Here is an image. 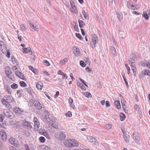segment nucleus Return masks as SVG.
<instances>
[{"label":"nucleus","mask_w":150,"mask_h":150,"mask_svg":"<svg viewBox=\"0 0 150 150\" xmlns=\"http://www.w3.org/2000/svg\"><path fill=\"white\" fill-rule=\"evenodd\" d=\"M34 122V128L36 130H38L39 127L40 123L38 121L36 122Z\"/></svg>","instance_id":"cd10ccee"},{"label":"nucleus","mask_w":150,"mask_h":150,"mask_svg":"<svg viewBox=\"0 0 150 150\" xmlns=\"http://www.w3.org/2000/svg\"><path fill=\"white\" fill-rule=\"evenodd\" d=\"M78 22L79 24V26L81 28H83L85 25V24L83 21L82 20H79Z\"/></svg>","instance_id":"7c9ffc66"},{"label":"nucleus","mask_w":150,"mask_h":150,"mask_svg":"<svg viewBox=\"0 0 150 150\" xmlns=\"http://www.w3.org/2000/svg\"><path fill=\"white\" fill-rule=\"evenodd\" d=\"M120 119L121 121H123L125 119L126 117L125 115L122 113H121L120 114Z\"/></svg>","instance_id":"f704fd0d"},{"label":"nucleus","mask_w":150,"mask_h":150,"mask_svg":"<svg viewBox=\"0 0 150 150\" xmlns=\"http://www.w3.org/2000/svg\"><path fill=\"white\" fill-rule=\"evenodd\" d=\"M134 108L137 110L139 111V107L137 105H135L134 106Z\"/></svg>","instance_id":"774afa93"},{"label":"nucleus","mask_w":150,"mask_h":150,"mask_svg":"<svg viewBox=\"0 0 150 150\" xmlns=\"http://www.w3.org/2000/svg\"><path fill=\"white\" fill-rule=\"evenodd\" d=\"M34 102H35L34 106L37 109L40 110L44 108V105L41 104L38 100H34Z\"/></svg>","instance_id":"423d86ee"},{"label":"nucleus","mask_w":150,"mask_h":150,"mask_svg":"<svg viewBox=\"0 0 150 150\" xmlns=\"http://www.w3.org/2000/svg\"><path fill=\"white\" fill-rule=\"evenodd\" d=\"M82 13L84 16V18L86 19H88L89 18V16L88 13L86 12L84 10L82 11Z\"/></svg>","instance_id":"bb28decb"},{"label":"nucleus","mask_w":150,"mask_h":150,"mask_svg":"<svg viewBox=\"0 0 150 150\" xmlns=\"http://www.w3.org/2000/svg\"><path fill=\"white\" fill-rule=\"evenodd\" d=\"M70 2L72 8L74 9L72 11V12L74 13H76L77 12V10L76 9V7L75 5L74 2L72 0L70 1Z\"/></svg>","instance_id":"f3484780"},{"label":"nucleus","mask_w":150,"mask_h":150,"mask_svg":"<svg viewBox=\"0 0 150 150\" xmlns=\"http://www.w3.org/2000/svg\"><path fill=\"white\" fill-rule=\"evenodd\" d=\"M23 53H28L30 55H32V50L30 47L25 48H23Z\"/></svg>","instance_id":"4468645a"},{"label":"nucleus","mask_w":150,"mask_h":150,"mask_svg":"<svg viewBox=\"0 0 150 150\" xmlns=\"http://www.w3.org/2000/svg\"><path fill=\"white\" fill-rule=\"evenodd\" d=\"M24 146L25 150H30L28 144H25Z\"/></svg>","instance_id":"052dcab7"},{"label":"nucleus","mask_w":150,"mask_h":150,"mask_svg":"<svg viewBox=\"0 0 150 150\" xmlns=\"http://www.w3.org/2000/svg\"><path fill=\"white\" fill-rule=\"evenodd\" d=\"M68 60L67 58H65L64 59L61 60L60 62V64H61V63H62L63 64H64L65 63H67L68 62Z\"/></svg>","instance_id":"de8ad7c7"},{"label":"nucleus","mask_w":150,"mask_h":150,"mask_svg":"<svg viewBox=\"0 0 150 150\" xmlns=\"http://www.w3.org/2000/svg\"><path fill=\"white\" fill-rule=\"evenodd\" d=\"M111 125L110 124H107L105 125V127L107 129H109L111 127Z\"/></svg>","instance_id":"bf43d9fd"},{"label":"nucleus","mask_w":150,"mask_h":150,"mask_svg":"<svg viewBox=\"0 0 150 150\" xmlns=\"http://www.w3.org/2000/svg\"><path fill=\"white\" fill-rule=\"evenodd\" d=\"M117 17L119 18L120 21H121L123 17L122 15L120 14L118 12L117 13Z\"/></svg>","instance_id":"58836bf2"},{"label":"nucleus","mask_w":150,"mask_h":150,"mask_svg":"<svg viewBox=\"0 0 150 150\" xmlns=\"http://www.w3.org/2000/svg\"><path fill=\"white\" fill-rule=\"evenodd\" d=\"M80 64L83 67H85L86 66V64L83 61H81L80 62Z\"/></svg>","instance_id":"5fc2aeb1"},{"label":"nucleus","mask_w":150,"mask_h":150,"mask_svg":"<svg viewBox=\"0 0 150 150\" xmlns=\"http://www.w3.org/2000/svg\"><path fill=\"white\" fill-rule=\"evenodd\" d=\"M4 115L9 119H12L14 117L13 113L9 110H4Z\"/></svg>","instance_id":"20e7f679"},{"label":"nucleus","mask_w":150,"mask_h":150,"mask_svg":"<svg viewBox=\"0 0 150 150\" xmlns=\"http://www.w3.org/2000/svg\"><path fill=\"white\" fill-rule=\"evenodd\" d=\"M2 103L4 105H5L7 107H9V106H10V105L9 103V102L7 100H6L4 99H1Z\"/></svg>","instance_id":"b1692460"},{"label":"nucleus","mask_w":150,"mask_h":150,"mask_svg":"<svg viewBox=\"0 0 150 150\" xmlns=\"http://www.w3.org/2000/svg\"><path fill=\"white\" fill-rule=\"evenodd\" d=\"M75 23V25L74 26V30L77 31V32H79V30L78 28V26H76V23L75 22H74Z\"/></svg>","instance_id":"e2e57ef3"},{"label":"nucleus","mask_w":150,"mask_h":150,"mask_svg":"<svg viewBox=\"0 0 150 150\" xmlns=\"http://www.w3.org/2000/svg\"><path fill=\"white\" fill-rule=\"evenodd\" d=\"M145 75L150 76V71L149 70L144 69L139 74V78H142Z\"/></svg>","instance_id":"39448f33"},{"label":"nucleus","mask_w":150,"mask_h":150,"mask_svg":"<svg viewBox=\"0 0 150 150\" xmlns=\"http://www.w3.org/2000/svg\"><path fill=\"white\" fill-rule=\"evenodd\" d=\"M36 87L37 89L41 90L43 88V83L41 82H39L36 85Z\"/></svg>","instance_id":"393cba45"},{"label":"nucleus","mask_w":150,"mask_h":150,"mask_svg":"<svg viewBox=\"0 0 150 150\" xmlns=\"http://www.w3.org/2000/svg\"><path fill=\"white\" fill-rule=\"evenodd\" d=\"M62 76H63L62 78L63 79H67L68 77H67V75L66 74L64 73L62 75Z\"/></svg>","instance_id":"680f3d73"},{"label":"nucleus","mask_w":150,"mask_h":150,"mask_svg":"<svg viewBox=\"0 0 150 150\" xmlns=\"http://www.w3.org/2000/svg\"><path fill=\"white\" fill-rule=\"evenodd\" d=\"M14 112L17 114L23 115V114L24 112L20 108L18 107H15L13 108Z\"/></svg>","instance_id":"9d476101"},{"label":"nucleus","mask_w":150,"mask_h":150,"mask_svg":"<svg viewBox=\"0 0 150 150\" xmlns=\"http://www.w3.org/2000/svg\"><path fill=\"white\" fill-rule=\"evenodd\" d=\"M0 135L1 138L4 141H6V135L5 132L4 130H2L1 131Z\"/></svg>","instance_id":"2eb2a0df"},{"label":"nucleus","mask_w":150,"mask_h":150,"mask_svg":"<svg viewBox=\"0 0 150 150\" xmlns=\"http://www.w3.org/2000/svg\"><path fill=\"white\" fill-rule=\"evenodd\" d=\"M0 48L2 52L4 50H5L6 49V45L4 42L2 41H0Z\"/></svg>","instance_id":"6ab92c4d"},{"label":"nucleus","mask_w":150,"mask_h":150,"mask_svg":"<svg viewBox=\"0 0 150 150\" xmlns=\"http://www.w3.org/2000/svg\"><path fill=\"white\" fill-rule=\"evenodd\" d=\"M7 75L9 79H11L12 80H13L14 77H13V75L11 73L9 74H7Z\"/></svg>","instance_id":"3c124183"},{"label":"nucleus","mask_w":150,"mask_h":150,"mask_svg":"<svg viewBox=\"0 0 150 150\" xmlns=\"http://www.w3.org/2000/svg\"><path fill=\"white\" fill-rule=\"evenodd\" d=\"M43 63L45 65L47 66H49L50 65V63L47 60H44L43 61Z\"/></svg>","instance_id":"603ef678"},{"label":"nucleus","mask_w":150,"mask_h":150,"mask_svg":"<svg viewBox=\"0 0 150 150\" xmlns=\"http://www.w3.org/2000/svg\"><path fill=\"white\" fill-rule=\"evenodd\" d=\"M35 104V102H34V100L33 101L32 100H30L28 103V105L30 106H32L33 105Z\"/></svg>","instance_id":"49530a36"},{"label":"nucleus","mask_w":150,"mask_h":150,"mask_svg":"<svg viewBox=\"0 0 150 150\" xmlns=\"http://www.w3.org/2000/svg\"><path fill=\"white\" fill-rule=\"evenodd\" d=\"M73 147L74 146H77L79 145V143L76 140L73 139Z\"/></svg>","instance_id":"8fccbe9b"},{"label":"nucleus","mask_w":150,"mask_h":150,"mask_svg":"<svg viewBox=\"0 0 150 150\" xmlns=\"http://www.w3.org/2000/svg\"><path fill=\"white\" fill-rule=\"evenodd\" d=\"M91 143L94 144L96 146H98V142H97V140L96 139H94V140Z\"/></svg>","instance_id":"6e6d98bb"},{"label":"nucleus","mask_w":150,"mask_h":150,"mask_svg":"<svg viewBox=\"0 0 150 150\" xmlns=\"http://www.w3.org/2000/svg\"><path fill=\"white\" fill-rule=\"evenodd\" d=\"M5 72L6 75L7 74H9L11 73V69L9 67L7 66L5 68Z\"/></svg>","instance_id":"c756f323"},{"label":"nucleus","mask_w":150,"mask_h":150,"mask_svg":"<svg viewBox=\"0 0 150 150\" xmlns=\"http://www.w3.org/2000/svg\"><path fill=\"white\" fill-rule=\"evenodd\" d=\"M64 145L67 147H73V139H70L67 141H65L64 142Z\"/></svg>","instance_id":"6e6552de"},{"label":"nucleus","mask_w":150,"mask_h":150,"mask_svg":"<svg viewBox=\"0 0 150 150\" xmlns=\"http://www.w3.org/2000/svg\"><path fill=\"white\" fill-rule=\"evenodd\" d=\"M4 98V99L9 103L12 102V99H13L12 96H11L9 95H6L5 96Z\"/></svg>","instance_id":"a211bd4d"},{"label":"nucleus","mask_w":150,"mask_h":150,"mask_svg":"<svg viewBox=\"0 0 150 150\" xmlns=\"http://www.w3.org/2000/svg\"><path fill=\"white\" fill-rule=\"evenodd\" d=\"M128 7L132 10H137L138 9L137 6H135L131 4H130Z\"/></svg>","instance_id":"4be33fe9"},{"label":"nucleus","mask_w":150,"mask_h":150,"mask_svg":"<svg viewBox=\"0 0 150 150\" xmlns=\"http://www.w3.org/2000/svg\"><path fill=\"white\" fill-rule=\"evenodd\" d=\"M75 35L77 38L79 39L80 40L82 39V36L80 34L76 33Z\"/></svg>","instance_id":"13d9d810"},{"label":"nucleus","mask_w":150,"mask_h":150,"mask_svg":"<svg viewBox=\"0 0 150 150\" xmlns=\"http://www.w3.org/2000/svg\"><path fill=\"white\" fill-rule=\"evenodd\" d=\"M44 135L47 138L49 139H50V137L47 133L46 132L45 133H44Z\"/></svg>","instance_id":"0e129e2a"},{"label":"nucleus","mask_w":150,"mask_h":150,"mask_svg":"<svg viewBox=\"0 0 150 150\" xmlns=\"http://www.w3.org/2000/svg\"><path fill=\"white\" fill-rule=\"evenodd\" d=\"M110 52L113 56H115L117 54L116 49L113 46L110 47Z\"/></svg>","instance_id":"412c9836"},{"label":"nucleus","mask_w":150,"mask_h":150,"mask_svg":"<svg viewBox=\"0 0 150 150\" xmlns=\"http://www.w3.org/2000/svg\"><path fill=\"white\" fill-rule=\"evenodd\" d=\"M9 142L11 144L16 146L17 145L18 141L13 138H11L9 139Z\"/></svg>","instance_id":"f8f14e48"},{"label":"nucleus","mask_w":150,"mask_h":150,"mask_svg":"<svg viewBox=\"0 0 150 150\" xmlns=\"http://www.w3.org/2000/svg\"><path fill=\"white\" fill-rule=\"evenodd\" d=\"M123 137L126 143H128L129 142V139L128 137L127 136V135H123Z\"/></svg>","instance_id":"c03bdc74"},{"label":"nucleus","mask_w":150,"mask_h":150,"mask_svg":"<svg viewBox=\"0 0 150 150\" xmlns=\"http://www.w3.org/2000/svg\"><path fill=\"white\" fill-rule=\"evenodd\" d=\"M142 65L143 66H146L150 69V60L149 61H144L142 64Z\"/></svg>","instance_id":"5701e85b"},{"label":"nucleus","mask_w":150,"mask_h":150,"mask_svg":"<svg viewBox=\"0 0 150 150\" xmlns=\"http://www.w3.org/2000/svg\"><path fill=\"white\" fill-rule=\"evenodd\" d=\"M55 137L58 140H64L66 137L65 132L62 131L60 132H57L55 134Z\"/></svg>","instance_id":"f257e3e1"},{"label":"nucleus","mask_w":150,"mask_h":150,"mask_svg":"<svg viewBox=\"0 0 150 150\" xmlns=\"http://www.w3.org/2000/svg\"><path fill=\"white\" fill-rule=\"evenodd\" d=\"M49 122L50 125L56 129H59L58 124L54 118H52L51 120L50 119Z\"/></svg>","instance_id":"7ed1b4c3"},{"label":"nucleus","mask_w":150,"mask_h":150,"mask_svg":"<svg viewBox=\"0 0 150 150\" xmlns=\"http://www.w3.org/2000/svg\"><path fill=\"white\" fill-rule=\"evenodd\" d=\"M84 95L87 98H89L92 96L91 93L88 92H85L84 93Z\"/></svg>","instance_id":"79ce46f5"},{"label":"nucleus","mask_w":150,"mask_h":150,"mask_svg":"<svg viewBox=\"0 0 150 150\" xmlns=\"http://www.w3.org/2000/svg\"><path fill=\"white\" fill-rule=\"evenodd\" d=\"M87 139L91 142L92 143L95 138H94L92 136H88L87 137Z\"/></svg>","instance_id":"ea45409f"},{"label":"nucleus","mask_w":150,"mask_h":150,"mask_svg":"<svg viewBox=\"0 0 150 150\" xmlns=\"http://www.w3.org/2000/svg\"><path fill=\"white\" fill-rule=\"evenodd\" d=\"M20 29L22 31H26V28L24 24H23L21 25Z\"/></svg>","instance_id":"37998d69"},{"label":"nucleus","mask_w":150,"mask_h":150,"mask_svg":"<svg viewBox=\"0 0 150 150\" xmlns=\"http://www.w3.org/2000/svg\"><path fill=\"white\" fill-rule=\"evenodd\" d=\"M91 38L92 41L91 43L92 42L93 44V46H92V47L93 48V47H95L96 45L98 43V39L97 35L95 34H92L91 35Z\"/></svg>","instance_id":"f03ea898"},{"label":"nucleus","mask_w":150,"mask_h":150,"mask_svg":"<svg viewBox=\"0 0 150 150\" xmlns=\"http://www.w3.org/2000/svg\"><path fill=\"white\" fill-rule=\"evenodd\" d=\"M39 140L40 142L44 143L45 141V139L44 137H41L39 138Z\"/></svg>","instance_id":"09e8293b"},{"label":"nucleus","mask_w":150,"mask_h":150,"mask_svg":"<svg viewBox=\"0 0 150 150\" xmlns=\"http://www.w3.org/2000/svg\"><path fill=\"white\" fill-rule=\"evenodd\" d=\"M20 84L21 86L23 87H25L27 85L25 82L23 81H21L20 82Z\"/></svg>","instance_id":"a18cd8bd"},{"label":"nucleus","mask_w":150,"mask_h":150,"mask_svg":"<svg viewBox=\"0 0 150 150\" xmlns=\"http://www.w3.org/2000/svg\"><path fill=\"white\" fill-rule=\"evenodd\" d=\"M128 60L130 65L135 64V60L133 58H129Z\"/></svg>","instance_id":"473e14b6"},{"label":"nucleus","mask_w":150,"mask_h":150,"mask_svg":"<svg viewBox=\"0 0 150 150\" xmlns=\"http://www.w3.org/2000/svg\"><path fill=\"white\" fill-rule=\"evenodd\" d=\"M29 69L31 70L35 74H38V73L36 69L31 66H29Z\"/></svg>","instance_id":"c85d7f7f"},{"label":"nucleus","mask_w":150,"mask_h":150,"mask_svg":"<svg viewBox=\"0 0 150 150\" xmlns=\"http://www.w3.org/2000/svg\"><path fill=\"white\" fill-rule=\"evenodd\" d=\"M15 74L19 78H20L21 79H23L25 81L26 80V78L24 77V75L21 72L18 71H16L15 72Z\"/></svg>","instance_id":"9b49d317"},{"label":"nucleus","mask_w":150,"mask_h":150,"mask_svg":"<svg viewBox=\"0 0 150 150\" xmlns=\"http://www.w3.org/2000/svg\"><path fill=\"white\" fill-rule=\"evenodd\" d=\"M43 147L42 150H50V148L48 146H45Z\"/></svg>","instance_id":"338daca9"},{"label":"nucleus","mask_w":150,"mask_h":150,"mask_svg":"<svg viewBox=\"0 0 150 150\" xmlns=\"http://www.w3.org/2000/svg\"><path fill=\"white\" fill-rule=\"evenodd\" d=\"M11 60L13 63L15 65H18V62L16 59L14 57H11Z\"/></svg>","instance_id":"4c0bfd02"},{"label":"nucleus","mask_w":150,"mask_h":150,"mask_svg":"<svg viewBox=\"0 0 150 150\" xmlns=\"http://www.w3.org/2000/svg\"><path fill=\"white\" fill-rule=\"evenodd\" d=\"M23 125L25 126L26 128L30 129L32 127V123H30L24 120L23 121Z\"/></svg>","instance_id":"1a4fd4ad"},{"label":"nucleus","mask_w":150,"mask_h":150,"mask_svg":"<svg viewBox=\"0 0 150 150\" xmlns=\"http://www.w3.org/2000/svg\"><path fill=\"white\" fill-rule=\"evenodd\" d=\"M142 17L144 18L145 20L147 21L149 19V16L146 12H143V14H142Z\"/></svg>","instance_id":"2f4dec72"},{"label":"nucleus","mask_w":150,"mask_h":150,"mask_svg":"<svg viewBox=\"0 0 150 150\" xmlns=\"http://www.w3.org/2000/svg\"><path fill=\"white\" fill-rule=\"evenodd\" d=\"M66 115L67 116L69 117H71L72 116V114L71 112L70 111L66 113Z\"/></svg>","instance_id":"69168bd1"},{"label":"nucleus","mask_w":150,"mask_h":150,"mask_svg":"<svg viewBox=\"0 0 150 150\" xmlns=\"http://www.w3.org/2000/svg\"><path fill=\"white\" fill-rule=\"evenodd\" d=\"M133 138L135 142L138 143L139 141V137L136 133H134L133 134Z\"/></svg>","instance_id":"aec40b11"},{"label":"nucleus","mask_w":150,"mask_h":150,"mask_svg":"<svg viewBox=\"0 0 150 150\" xmlns=\"http://www.w3.org/2000/svg\"><path fill=\"white\" fill-rule=\"evenodd\" d=\"M25 89L30 95L32 96L33 93V91L30 86L26 88H25Z\"/></svg>","instance_id":"dca6fc26"},{"label":"nucleus","mask_w":150,"mask_h":150,"mask_svg":"<svg viewBox=\"0 0 150 150\" xmlns=\"http://www.w3.org/2000/svg\"><path fill=\"white\" fill-rule=\"evenodd\" d=\"M114 104L116 107L117 109H120L121 108V105L120 101L118 100H116L114 102Z\"/></svg>","instance_id":"a878e982"},{"label":"nucleus","mask_w":150,"mask_h":150,"mask_svg":"<svg viewBox=\"0 0 150 150\" xmlns=\"http://www.w3.org/2000/svg\"><path fill=\"white\" fill-rule=\"evenodd\" d=\"M5 88L9 94L11 93L12 90L9 86H5Z\"/></svg>","instance_id":"e433bc0d"},{"label":"nucleus","mask_w":150,"mask_h":150,"mask_svg":"<svg viewBox=\"0 0 150 150\" xmlns=\"http://www.w3.org/2000/svg\"><path fill=\"white\" fill-rule=\"evenodd\" d=\"M44 115L43 116V120L46 122H49L50 119L49 117L50 113L48 111L45 110L44 111Z\"/></svg>","instance_id":"0eeeda50"},{"label":"nucleus","mask_w":150,"mask_h":150,"mask_svg":"<svg viewBox=\"0 0 150 150\" xmlns=\"http://www.w3.org/2000/svg\"><path fill=\"white\" fill-rule=\"evenodd\" d=\"M77 85L80 87L81 89H82L83 90H86V87L83 85L80 82H78L77 83Z\"/></svg>","instance_id":"72a5a7b5"},{"label":"nucleus","mask_w":150,"mask_h":150,"mask_svg":"<svg viewBox=\"0 0 150 150\" xmlns=\"http://www.w3.org/2000/svg\"><path fill=\"white\" fill-rule=\"evenodd\" d=\"M32 26L31 27L33 30V31H38V26L36 25H35V24H34L33 25H32Z\"/></svg>","instance_id":"c9c22d12"},{"label":"nucleus","mask_w":150,"mask_h":150,"mask_svg":"<svg viewBox=\"0 0 150 150\" xmlns=\"http://www.w3.org/2000/svg\"><path fill=\"white\" fill-rule=\"evenodd\" d=\"M73 52L74 54L78 56L80 55V50L79 49L76 47H74L73 48Z\"/></svg>","instance_id":"ddd939ff"},{"label":"nucleus","mask_w":150,"mask_h":150,"mask_svg":"<svg viewBox=\"0 0 150 150\" xmlns=\"http://www.w3.org/2000/svg\"><path fill=\"white\" fill-rule=\"evenodd\" d=\"M18 86V85L15 83H13V84H11V88L13 89L17 88Z\"/></svg>","instance_id":"a19ab883"},{"label":"nucleus","mask_w":150,"mask_h":150,"mask_svg":"<svg viewBox=\"0 0 150 150\" xmlns=\"http://www.w3.org/2000/svg\"><path fill=\"white\" fill-rule=\"evenodd\" d=\"M125 75H122V76L123 78L124 79V80L125 81V83L126 85L127 86V87H128L129 85H128V83L127 81L126 78H125Z\"/></svg>","instance_id":"864d4df0"},{"label":"nucleus","mask_w":150,"mask_h":150,"mask_svg":"<svg viewBox=\"0 0 150 150\" xmlns=\"http://www.w3.org/2000/svg\"><path fill=\"white\" fill-rule=\"evenodd\" d=\"M21 91V89H19L17 91V93L19 95V97H21L22 96V94Z\"/></svg>","instance_id":"4d7b16f0"}]
</instances>
